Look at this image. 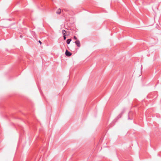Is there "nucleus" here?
Wrapping results in <instances>:
<instances>
[{
    "instance_id": "nucleus-1",
    "label": "nucleus",
    "mask_w": 161,
    "mask_h": 161,
    "mask_svg": "<svg viewBox=\"0 0 161 161\" xmlns=\"http://www.w3.org/2000/svg\"><path fill=\"white\" fill-rule=\"evenodd\" d=\"M65 54L68 57H69L72 55V53L69 52L67 50H66Z\"/></svg>"
},
{
    "instance_id": "nucleus-2",
    "label": "nucleus",
    "mask_w": 161,
    "mask_h": 161,
    "mask_svg": "<svg viewBox=\"0 0 161 161\" xmlns=\"http://www.w3.org/2000/svg\"><path fill=\"white\" fill-rule=\"evenodd\" d=\"M74 42L75 43L76 45L78 47H80V44L79 40H77Z\"/></svg>"
},
{
    "instance_id": "nucleus-3",
    "label": "nucleus",
    "mask_w": 161,
    "mask_h": 161,
    "mask_svg": "<svg viewBox=\"0 0 161 161\" xmlns=\"http://www.w3.org/2000/svg\"><path fill=\"white\" fill-rule=\"evenodd\" d=\"M61 10L60 8H59L56 11V13L57 14H59L61 13Z\"/></svg>"
},
{
    "instance_id": "nucleus-4",
    "label": "nucleus",
    "mask_w": 161,
    "mask_h": 161,
    "mask_svg": "<svg viewBox=\"0 0 161 161\" xmlns=\"http://www.w3.org/2000/svg\"><path fill=\"white\" fill-rule=\"evenodd\" d=\"M62 33L63 36H67L66 34V31L64 30H62Z\"/></svg>"
},
{
    "instance_id": "nucleus-5",
    "label": "nucleus",
    "mask_w": 161,
    "mask_h": 161,
    "mask_svg": "<svg viewBox=\"0 0 161 161\" xmlns=\"http://www.w3.org/2000/svg\"><path fill=\"white\" fill-rule=\"evenodd\" d=\"M71 41V39H68L66 41V43L68 44H69Z\"/></svg>"
},
{
    "instance_id": "nucleus-6",
    "label": "nucleus",
    "mask_w": 161,
    "mask_h": 161,
    "mask_svg": "<svg viewBox=\"0 0 161 161\" xmlns=\"http://www.w3.org/2000/svg\"><path fill=\"white\" fill-rule=\"evenodd\" d=\"M64 10L65 12H67L68 11V10L66 8L64 9L63 10H62V11H63Z\"/></svg>"
},
{
    "instance_id": "nucleus-7",
    "label": "nucleus",
    "mask_w": 161,
    "mask_h": 161,
    "mask_svg": "<svg viewBox=\"0 0 161 161\" xmlns=\"http://www.w3.org/2000/svg\"><path fill=\"white\" fill-rule=\"evenodd\" d=\"M73 39H75V40H77V37L75 36H74V37H73Z\"/></svg>"
},
{
    "instance_id": "nucleus-8",
    "label": "nucleus",
    "mask_w": 161,
    "mask_h": 161,
    "mask_svg": "<svg viewBox=\"0 0 161 161\" xmlns=\"http://www.w3.org/2000/svg\"><path fill=\"white\" fill-rule=\"evenodd\" d=\"M66 36H63V37H64V40H65L66 39Z\"/></svg>"
},
{
    "instance_id": "nucleus-9",
    "label": "nucleus",
    "mask_w": 161,
    "mask_h": 161,
    "mask_svg": "<svg viewBox=\"0 0 161 161\" xmlns=\"http://www.w3.org/2000/svg\"><path fill=\"white\" fill-rule=\"evenodd\" d=\"M122 114H123L122 113H121V114H119V115L118 116V117H121V115H122Z\"/></svg>"
},
{
    "instance_id": "nucleus-10",
    "label": "nucleus",
    "mask_w": 161,
    "mask_h": 161,
    "mask_svg": "<svg viewBox=\"0 0 161 161\" xmlns=\"http://www.w3.org/2000/svg\"><path fill=\"white\" fill-rule=\"evenodd\" d=\"M20 37L22 38L23 37V36L22 35H20Z\"/></svg>"
},
{
    "instance_id": "nucleus-11",
    "label": "nucleus",
    "mask_w": 161,
    "mask_h": 161,
    "mask_svg": "<svg viewBox=\"0 0 161 161\" xmlns=\"http://www.w3.org/2000/svg\"><path fill=\"white\" fill-rule=\"evenodd\" d=\"M41 44L42 43V42L40 41H38Z\"/></svg>"
}]
</instances>
